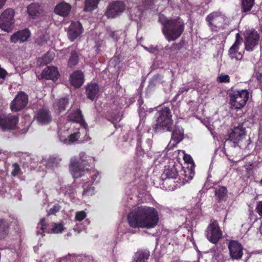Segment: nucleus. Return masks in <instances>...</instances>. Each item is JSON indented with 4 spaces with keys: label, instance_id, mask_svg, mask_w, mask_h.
<instances>
[{
    "label": "nucleus",
    "instance_id": "obj_44",
    "mask_svg": "<svg viewBox=\"0 0 262 262\" xmlns=\"http://www.w3.org/2000/svg\"><path fill=\"white\" fill-rule=\"evenodd\" d=\"M61 206L59 204H55L53 207L50 209L48 215H50L52 214H55L56 213L59 211L61 209Z\"/></svg>",
    "mask_w": 262,
    "mask_h": 262
},
{
    "label": "nucleus",
    "instance_id": "obj_30",
    "mask_svg": "<svg viewBox=\"0 0 262 262\" xmlns=\"http://www.w3.org/2000/svg\"><path fill=\"white\" fill-rule=\"evenodd\" d=\"M165 173L167 178L174 179L177 177L178 172L173 161L170 163L168 167L166 169V172Z\"/></svg>",
    "mask_w": 262,
    "mask_h": 262
},
{
    "label": "nucleus",
    "instance_id": "obj_20",
    "mask_svg": "<svg viewBox=\"0 0 262 262\" xmlns=\"http://www.w3.org/2000/svg\"><path fill=\"white\" fill-rule=\"evenodd\" d=\"M71 10V6L69 4L62 2L55 6L54 11L56 14L66 17L69 14Z\"/></svg>",
    "mask_w": 262,
    "mask_h": 262
},
{
    "label": "nucleus",
    "instance_id": "obj_52",
    "mask_svg": "<svg viewBox=\"0 0 262 262\" xmlns=\"http://www.w3.org/2000/svg\"><path fill=\"white\" fill-rule=\"evenodd\" d=\"M6 0H0V9L5 4Z\"/></svg>",
    "mask_w": 262,
    "mask_h": 262
},
{
    "label": "nucleus",
    "instance_id": "obj_5",
    "mask_svg": "<svg viewBox=\"0 0 262 262\" xmlns=\"http://www.w3.org/2000/svg\"><path fill=\"white\" fill-rule=\"evenodd\" d=\"M207 238L213 244L217 243L222 237V232L216 220H211L206 230Z\"/></svg>",
    "mask_w": 262,
    "mask_h": 262
},
{
    "label": "nucleus",
    "instance_id": "obj_55",
    "mask_svg": "<svg viewBox=\"0 0 262 262\" xmlns=\"http://www.w3.org/2000/svg\"><path fill=\"white\" fill-rule=\"evenodd\" d=\"M48 54H47V55H46L44 56V57H43V60H45V59H46V58H47V56H48Z\"/></svg>",
    "mask_w": 262,
    "mask_h": 262
},
{
    "label": "nucleus",
    "instance_id": "obj_58",
    "mask_svg": "<svg viewBox=\"0 0 262 262\" xmlns=\"http://www.w3.org/2000/svg\"><path fill=\"white\" fill-rule=\"evenodd\" d=\"M260 183H261V184L262 185V178H261V181H260Z\"/></svg>",
    "mask_w": 262,
    "mask_h": 262
},
{
    "label": "nucleus",
    "instance_id": "obj_22",
    "mask_svg": "<svg viewBox=\"0 0 262 262\" xmlns=\"http://www.w3.org/2000/svg\"><path fill=\"white\" fill-rule=\"evenodd\" d=\"M72 85L75 88H79L84 82V75L80 71H76L70 75Z\"/></svg>",
    "mask_w": 262,
    "mask_h": 262
},
{
    "label": "nucleus",
    "instance_id": "obj_11",
    "mask_svg": "<svg viewBox=\"0 0 262 262\" xmlns=\"http://www.w3.org/2000/svg\"><path fill=\"white\" fill-rule=\"evenodd\" d=\"M36 120L41 125H47L52 121L51 111L46 107H42L37 111L35 116Z\"/></svg>",
    "mask_w": 262,
    "mask_h": 262
},
{
    "label": "nucleus",
    "instance_id": "obj_51",
    "mask_svg": "<svg viewBox=\"0 0 262 262\" xmlns=\"http://www.w3.org/2000/svg\"><path fill=\"white\" fill-rule=\"evenodd\" d=\"M159 20L162 25V28H161V31L162 32V33L164 34V21L162 20L161 18V17L160 16L159 17Z\"/></svg>",
    "mask_w": 262,
    "mask_h": 262
},
{
    "label": "nucleus",
    "instance_id": "obj_15",
    "mask_svg": "<svg viewBox=\"0 0 262 262\" xmlns=\"http://www.w3.org/2000/svg\"><path fill=\"white\" fill-rule=\"evenodd\" d=\"M157 113L155 114L156 123L153 126L154 130L156 133L161 132L164 129V108L159 106L155 108Z\"/></svg>",
    "mask_w": 262,
    "mask_h": 262
},
{
    "label": "nucleus",
    "instance_id": "obj_33",
    "mask_svg": "<svg viewBox=\"0 0 262 262\" xmlns=\"http://www.w3.org/2000/svg\"><path fill=\"white\" fill-rule=\"evenodd\" d=\"M81 256L79 255L69 254L61 258L62 262H81Z\"/></svg>",
    "mask_w": 262,
    "mask_h": 262
},
{
    "label": "nucleus",
    "instance_id": "obj_47",
    "mask_svg": "<svg viewBox=\"0 0 262 262\" xmlns=\"http://www.w3.org/2000/svg\"><path fill=\"white\" fill-rule=\"evenodd\" d=\"M255 210L259 216H262V201L257 203Z\"/></svg>",
    "mask_w": 262,
    "mask_h": 262
},
{
    "label": "nucleus",
    "instance_id": "obj_50",
    "mask_svg": "<svg viewBox=\"0 0 262 262\" xmlns=\"http://www.w3.org/2000/svg\"><path fill=\"white\" fill-rule=\"evenodd\" d=\"M184 160L185 162L187 163H191L193 162V160L191 157L189 155H185L184 156Z\"/></svg>",
    "mask_w": 262,
    "mask_h": 262
},
{
    "label": "nucleus",
    "instance_id": "obj_28",
    "mask_svg": "<svg viewBox=\"0 0 262 262\" xmlns=\"http://www.w3.org/2000/svg\"><path fill=\"white\" fill-rule=\"evenodd\" d=\"M100 0H85L83 10L86 12H91L95 9Z\"/></svg>",
    "mask_w": 262,
    "mask_h": 262
},
{
    "label": "nucleus",
    "instance_id": "obj_2",
    "mask_svg": "<svg viewBox=\"0 0 262 262\" xmlns=\"http://www.w3.org/2000/svg\"><path fill=\"white\" fill-rule=\"evenodd\" d=\"M79 160L72 159L70 168L74 179H78L84 175L85 170H88L89 165L86 161V156L84 152H81Z\"/></svg>",
    "mask_w": 262,
    "mask_h": 262
},
{
    "label": "nucleus",
    "instance_id": "obj_24",
    "mask_svg": "<svg viewBox=\"0 0 262 262\" xmlns=\"http://www.w3.org/2000/svg\"><path fill=\"white\" fill-rule=\"evenodd\" d=\"M69 104V99L67 97H64L59 99L54 103V107L58 113H60L66 110V107Z\"/></svg>",
    "mask_w": 262,
    "mask_h": 262
},
{
    "label": "nucleus",
    "instance_id": "obj_57",
    "mask_svg": "<svg viewBox=\"0 0 262 262\" xmlns=\"http://www.w3.org/2000/svg\"><path fill=\"white\" fill-rule=\"evenodd\" d=\"M260 30H261V31L262 32V24L260 26Z\"/></svg>",
    "mask_w": 262,
    "mask_h": 262
},
{
    "label": "nucleus",
    "instance_id": "obj_14",
    "mask_svg": "<svg viewBox=\"0 0 262 262\" xmlns=\"http://www.w3.org/2000/svg\"><path fill=\"white\" fill-rule=\"evenodd\" d=\"M82 29L80 23L72 22L69 26L68 32L69 39L71 41H74L82 33Z\"/></svg>",
    "mask_w": 262,
    "mask_h": 262
},
{
    "label": "nucleus",
    "instance_id": "obj_4",
    "mask_svg": "<svg viewBox=\"0 0 262 262\" xmlns=\"http://www.w3.org/2000/svg\"><path fill=\"white\" fill-rule=\"evenodd\" d=\"M249 92L246 90L239 91L231 89L229 96L232 107L235 109L243 107L249 98Z\"/></svg>",
    "mask_w": 262,
    "mask_h": 262
},
{
    "label": "nucleus",
    "instance_id": "obj_39",
    "mask_svg": "<svg viewBox=\"0 0 262 262\" xmlns=\"http://www.w3.org/2000/svg\"><path fill=\"white\" fill-rule=\"evenodd\" d=\"M75 188L73 186L68 185L61 188V191L64 193L65 195L74 193L75 192Z\"/></svg>",
    "mask_w": 262,
    "mask_h": 262
},
{
    "label": "nucleus",
    "instance_id": "obj_37",
    "mask_svg": "<svg viewBox=\"0 0 262 262\" xmlns=\"http://www.w3.org/2000/svg\"><path fill=\"white\" fill-rule=\"evenodd\" d=\"M254 4V0H242L243 11H250Z\"/></svg>",
    "mask_w": 262,
    "mask_h": 262
},
{
    "label": "nucleus",
    "instance_id": "obj_48",
    "mask_svg": "<svg viewBox=\"0 0 262 262\" xmlns=\"http://www.w3.org/2000/svg\"><path fill=\"white\" fill-rule=\"evenodd\" d=\"M7 72L3 68L0 67V78L4 79L7 75Z\"/></svg>",
    "mask_w": 262,
    "mask_h": 262
},
{
    "label": "nucleus",
    "instance_id": "obj_23",
    "mask_svg": "<svg viewBox=\"0 0 262 262\" xmlns=\"http://www.w3.org/2000/svg\"><path fill=\"white\" fill-rule=\"evenodd\" d=\"M28 14L33 18L38 16L41 11V6L37 3H32L29 5L27 8Z\"/></svg>",
    "mask_w": 262,
    "mask_h": 262
},
{
    "label": "nucleus",
    "instance_id": "obj_7",
    "mask_svg": "<svg viewBox=\"0 0 262 262\" xmlns=\"http://www.w3.org/2000/svg\"><path fill=\"white\" fill-rule=\"evenodd\" d=\"M14 11L12 9L5 10L0 16V28L6 32L12 30L14 23Z\"/></svg>",
    "mask_w": 262,
    "mask_h": 262
},
{
    "label": "nucleus",
    "instance_id": "obj_31",
    "mask_svg": "<svg viewBox=\"0 0 262 262\" xmlns=\"http://www.w3.org/2000/svg\"><path fill=\"white\" fill-rule=\"evenodd\" d=\"M78 62L79 56L77 52L75 50L72 51L68 62V66L70 68L74 67L78 63Z\"/></svg>",
    "mask_w": 262,
    "mask_h": 262
},
{
    "label": "nucleus",
    "instance_id": "obj_25",
    "mask_svg": "<svg viewBox=\"0 0 262 262\" xmlns=\"http://www.w3.org/2000/svg\"><path fill=\"white\" fill-rule=\"evenodd\" d=\"M9 225L5 219L0 220V239H4L8 234Z\"/></svg>",
    "mask_w": 262,
    "mask_h": 262
},
{
    "label": "nucleus",
    "instance_id": "obj_38",
    "mask_svg": "<svg viewBox=\"0 0 262 262\" xmlns=\"http://www.w3.org/2000/svg\"><path fill=\"white\" fill-rule=\"evenodd\" d=\"M79 130V129H78V131L70 134L66 140L69 143H74L78 141L80 137V133Z\"/></svg>",
    "mask_w": 262,
    "mask_h": 262
},
{
    "label": "nucleus",
    "instance_id": "obj_53",
    "mask_svg": "<svg viewBox=\"0 0 262 262\" xmlns=\"http://www.w3.org/2000/svg\"><path fill=\"white\" fill-rule=\"evenodd\" d=\"M138 102L140 105V106L143 103V100L141 98L138 100Z\"/></svg>",
    "mask_w": 262,
    "mask_h": 262
},
{
    "label": "nucleus",
    "instance_id": "obj_21",
    "mask_svg": "<svg viewBox=\"0 0 262 262\" xmlns=\"http://www.w3.org/2000/svg\"><path fill=\"white\" fill-rule=\"evenodd\" d=\"M30 35V33L29 30L25 29L14 33L11 36L10 39L12 42L14 43L18 42H23L27 40Z\"/></svg>",
    "mask_w": 262,
    "mask_h": 262
},
{
    "label": "nucleus",
    "instance_id": "obj_46",
    "mask_svg": "<svg viewBox=\"0 0 262 262\" xmlns=\"http://www.w3.org/2000/svg\"><path fill=\"white\" fill-rule=\"evenodd\" d=\"M91 174V180L89 181V182H91V183L93 184L95 182V181L96 180L97 178H98L99 176V173L97 171H96L95 170H92L90 171Z\"/></svg>",
    "mask_w": 262,
    "mask_h": 262
},
{
    "label": "nucleus",
    "instance_id": "obj_16",
    "mask_svg": "<svg viewBox=\"0 0 262 262\" xmlns=\"http://www.w3.org/2000/svg\"><path fill=\"white\" fill-rule=\"evenodd\" d=\"M206 20L210 26L217 27L224 21V17L220 12H213L206 17Z\"/></svg>",
    "mask_w": 262,
    "mask_h": 262
},
{
    "label": "nucleus",
    "instance_id": "obj_42",
    "mask_svg": "<svg viewBox=\"0 0 262 262\" xmlns=\"http://www.w3.org/2000/svg\"><path fill=\"white\" fill-rule=\"evenodd\" d=\"M217 81L220 83H228L230 82V77L228 75L221 74L217 77Z\"/></svg>",
    "mask_w": 262,
    "mask_h": 262
},
{
    "label": "nucleus",
    "instance_id": "obj_19",
    "mask_svg": "<svg viewBox=\"0 0 262 262\" xmlns=\"http://www.w3.org/2000/svg\"><path fill=\"white\" fill-rule=\"evenodd\" d=\"M68 120L80 124L83 127H86L87 124L85 122L81 111L77 108L73 111L68 116Z\"/></svg>",
    "mask_w": 262,
    "mask_h": 262
},
{
    "label": "nucleus",
    "instance_id": "obj_9",
    "mask_svg": "<svg viewBox=\"0 0 262 262\" xmlns=\"http://www.w3.org/2000/svg\"><path fill=\"white\" fill-rule=\"evenodd\" d=\"M125 8V6L123 2H113L108 5L105 13V15L108 18H114L122 13L124 11Z\"/></svg>",
    "mask_w": 262,
    "mask_h": 262
},
{
    "label": "nucleus",
    "instance_id": "obj_18",
    "mask_svg": "<svg viewBox=\"0 0 262 262\" xmlns=\"http://www.w3.org/2000/svg\"><path fill=\"white\" fill-rule=\"evenodd\" d=\"M41 76L46 79L56 81L59 76V73L56 67H47L43 70Z\"/></svg>",
    "mask_w": 262,
    "mask_h": 262
},
{
    "label": "nucleus",
    "instance_id": "obj_41",
    "mask_svg": "<svg viewBox=\"0 0 262 262\" xmlns=\"http://www.w3.org/2000/svg\"><path fill=\"white\" fill-rule=\"evenodd\" d=\"M86 217V213L84 211H80L76 212L75 220L81 222Z\"/></svg>",
    "mask_w": 262,
    "mask_h": 262
},
{
    "label": "nucleus",
    "instance_id": "obj_56",
    "mask_svg": "<svg viewBox=\"0 0 262 262\" xmlns=\"http://www.w3.org/2000/svg\"><path fill=\"white\" fill-rule=\"evenodd\" d=\"M113 124H114V126H115V128H116V127H117V126H117L116 124V123H113Z\"/></svg>",
    "mask_w": 262,
    "mask_h": 262
},
{
    "label": "nucleus",
    "instance_id": "obj_8",
    "mask_svg": "<svg viewBox=\"0 0 262 262\" xmlns=\"http://www.w3.org/2000/svg\"><path fill=\"white\" fill-rule=\"evenodd\" d=\"M28 103V95L25 92L20 91L10 103V108L13 112H17L25 108Z\"/></svg>",
    "mask_w": 262,
    "mask_h": 262
},
{
    "label": "nucleus",
    "instance_id": "obj_43",
    "mask_svg": "<svg viewBox=\"0 0 262 262\" xmlns=\"http://www.w3.org/2000/svg\"><path fill=\"white\" fill-rule=\"evenodd\" d=\"M63 230V226L61 223L55 224L54 226L51 229L52 232L54 233H61Z\"/></svg>",
    "mask_w": 262,
    "mask_h": 262
},
{
    "label": "nucleus",
    "instance_id": "obj_27",
    "mask_svg": "<svg viewBox=\"0 0 262 262\" xmlns=\"http://www.w3.org/2000/svg\"><path fill=\"white\" fill-rule=\"evenodd\" d=\"M149 256V253L148 251H138L136 253L134 259L132 262H145Z\"/></svg>",
    "mask_w": 262,
    "mask_h": 262
},
{
    "label": "nucleus",
    "instance_id": "obj_26",
    "mask_svg": "<svg viewBox=\"0 0 262 262\" xmlns=\"http://www.w3.org/2000/svg\"><path fill=\"white\" fill-rule=\"evenodd\" d=\"M242 41V38L241 37L239 34L238 33L236 34V41L234 43L232 46L229 51V54L230 57L232 58L234 57L237 58L235 54L238 51V47L239 45L241 43Z\"/></svg>",
    "mask_w": 262,
    "mask_h": 262
},
{
    "label": "nucleus",
    "instance_id": "obj_45",
    "mask_svg": "<svg viewBox=\"0 0 262 262\" xmlns=\"http://www.w3.org/2000/svg\"><path fill=\"white\" fill-rule=\"evenodd\" d=\"M12 167L13 169L11 171V174L13 176H16L19 173L20 170L19 165L17 163H15L12 165Z\"/></svg>",
    "mask_w": 262,
    "mask_h": 262
},
{
    "label": "nucleus",
    "instance_id": "obj_1",
    "mask_svg": "<svg viewBox=\"0 0 262 262\" xmlns=\"http://www.w3.org/2000/svg\"><path fill=\"white\" fill-rule=\"evenodd\" d=\"M157 210L147 206H140L134 208L127 216L129 226L134 228L150 229L154 228L159 222Z\"/></svg>",
    "mask_w": 262,
    "mask_h": 262
},
{
    "label": "nucleus",
    "instance_id": "obj_10",
    "mask_svg": "<svg viewBox=\"0 0 262 262\" xmlns=\"http://www.w3.org/2000/svg\"><path fill=\"white\" fill-rule=\"evenodd\" d=\"M259 35L255 30H247L245 32V49L248 51L253 50L254 47L258 45Z\"/></svg>",
    "mask_w": 262,
    "mask_h": 262
},
{
    "label": "nucleus",
    "instance_id": "obj_36",
    "mask_svg": "<svg viewBox=\"0 0 262 262\" xmlns=\"http://www.w3.org/2000/svg\"><path fill=\"white\" fill-rule=\"evenodd\" d=\"M47 225L44 218L40 219L39 222L37 224V234L43 235L45 230L46 229Z\"/></svg>",
    "mask_w": 262,
    "mask_h": 262
},
{
    "label": "nucleus",
    "instance_id": "obj_59",
    "mask_svg": "<svg viewBox=\"0 0 262 262\" xmlns=\"http://www.w3.org/2000/svg\"><path fill=\"white\" fill-rule=\"evenodd\" d=\"M2 153V150L0 149V154Z\"/></svg>",
    "mask_w": 262,
    "mask_h": 262
},
{
    "label": "nucleus",
    "instance_id": "obj_13",
    "mask_svg": "<svg viewBox=\"0 0 262 262\" xmlns=\"http://www.w3.org/2000/svg\"><path fill=\"white\" fill-rule=\"evenodd\" d=\"M246 129L243 125H239L234 127L231 129L229 134V140L233 141L234 143H238L240 141L245 138Z\"/></svg>",
    "mask_w": 262,
    "mask_h": 262
},
{
    "label": "nucleus",
    "instance_id": "obj_54",
    "mask_svg": "<svg viewBox=\"0 0 262 262\" xmlns=\"http://www.w3.org/2000/svg\"><path fill=\"white\" fill-rule=\"evenodd\" d=\"M52 59H53V58H52L51 59H49L48 61L46 60V63L47 64V63L50 62Z\"/></svg>",
    "mask_w": 262,
    "mask_h": 262
},
{
    "label": "nucleus",
    "instance_id": "obj_60",
    "mask_svg": "<svg viewBox=\"0 0 262 262\" xmlns=\"http://www.w3.org/2000/svg\"><path fill=\"white\" fill-rule=\"evenodd\" d=\"M149 1H150L151 0H149Z\"/></svg>",
    "mask_w": 262,
    "mask_h": 262
},
{
    "label": "nucleus",
    "instance_id": "obj_17",
    "mask_svg": "<svg viewBox=\"0 0 262 262\" xmlns=\"http://www.w3.org/2000/svg\"><path fill=\"white\" fill-rule=\"evenodd\" d=\"M100 88L96 82H90L85 87V93L87 97L91 101H94L99 96Z\"/></svg>",
    "mask_w": 262,
    "mask_h": 262
},
{
    "label": "nucleus",
    "instance_id": "obj_34",
    "mask_svg": "<svg viewBox=\"0 0 262 262\" xmlns=\"http://www.w3.org/2000/svg\"><path fill=\"white\" fill-rule=\"evenodd\" d=\"M165 126L167 127V130L169 131L171 130V125L173 123V121L171 119V115H169L170 110L167 108H165Z\"/></svg>",
    "mask_w": 262,
    "mask_h": 262
},
{
    "label": "nucleus",
    "instance_id": "obj_12",
    "mask_svg": "<svg viewBox=\"0 0 262 262\" xmlns=\"http://www.w3.org/2000/svg\"><path fill=\"white\" fill-rule=\"evenodd\" d=\"M228 248L230 257L233 259H240L243 255V247L241 243L236 241H230Z\"/></svg>",
    "mask_w": 262,
    "mask_h": 262
},
{
    "label": "nucleus",
    "instance_id": "obj_29",
    "mask_svg": "<svg viewBox=\"0 0 262 262\" xmlns=\"http://www.w3.org/2000/svg\"><path fill=\"white\" fill-rule=\"evenodd\" d=\"M227 190L224 186H219L215 188V194L219 201L226 200Z\"/></svg>",
    "mask_w": 262,
    "mask_h": 262
},
{
    "label": "nucleus",
    "instance_id": "obj_6",
    "mask_svg": "<svg viewBox=\"0 0 262 262\" xmlns=\"http://www.w3.org/2000/svg\"><path fill=\"white\" fill-rule=\"evenodd\" d=\"M19 121L17 115H0V128L3 132H9L16 128Z\"/></svg>",
    "mask_w": 262,
    "mask_h": 262
},
{
    "label": "nucleus",
    "instance_id": "obj_40",
    "mask_svg": "<svg viewBox=\"0 0 262 262\" xmlns=\"http://www.w3.org/2000/svg\"><path fill=\"white\" fill-rule=\"evenodd\" d=\"M136 154L138 156H143L145 154L144 150L141 146V139H137V143L136 147Z\"/></svg>",
    "mask_w": 262,
    "mask_h": 262
},
{
    "label": "nucleus",
    "instance_id": "obj_3",
    "mask_svg": "<svg viewBox=\"0 0 262 262\" xmlns=\"http://www.w3.org/2000/svg\"><path fill=\"white\" fill-rule=\"evenodd\" d=\"M184 30L183 24L178 20L165 21V35L168 40H174L180 36Z\"/></svg>",
    "mask_w": 262,
    "mask_h": 262
},
{
    "label": "nucleus",
    "instance_id": "obj_35",
    "mask_svg": "<svg viewBox=\"0 0 262 262\" xmlns=\"http://www.w3.org/2000/svg\"><path fill=\"white\" fill-rule=\"evenodd\" d=\"M183 139L182 135L180 131H175L172 133L171 143L172 146H175Z\"/></svg>",
    "mask_w": 262,
    "mask_h": 262
},
{
    "label": "nucleus",
    "instance_id": "obj_32",
    "mask_svg": "<svg viewBox=\"0 0 262 262\" xmlns=\"http://www.w3.org/2000/svg\"><path fill=\"white\" fill-rule=\"evenodd\" d=\"M92 185L91 182H86L83 184L82 192L83 195L90 196L94 194L95 188Z\"/></svg>",
    "mask_w": 262,
    "mask_h": 262
},
{
    "label": "nucleus",
    "instance_id": "obj_49",
    "mask_svg": "<svg viewBox=\"0 0 262 262\" xmlns=\"http://www.w3.org/2000/svg\"><path fill=\"white\" fill-rule=\"evenodd\" d=\"M109 35L114 39L118 40L119 37L116 31H110L108 32Z\"/></svg>",
    "mask_w": 262,
    "mask_h": 262
}]
</instances>
